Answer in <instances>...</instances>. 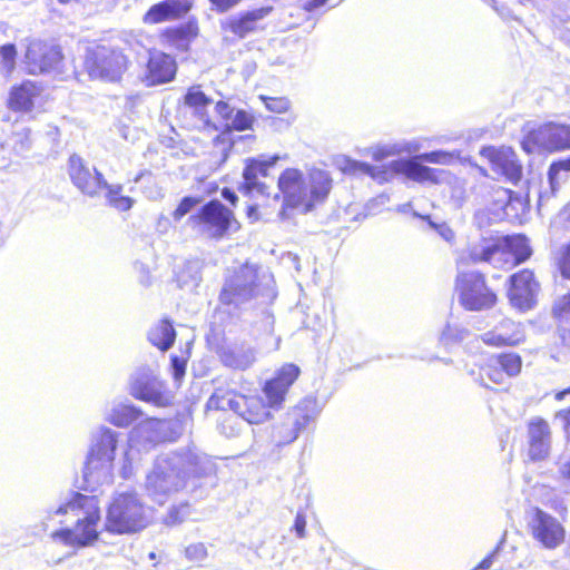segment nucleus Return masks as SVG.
Masks as SVG:
<instances>
[{"instance_id":"26","label":"nucleus","mask_w":570,"mask_h":570,"mask_svg":"<svg viewBox=\"0 0 570 570\" xmlns=\"http://www.w3.org/2000/svg\"><path fill=\"white\" fill-rule=\"evenodd\" d=\"M191 7L189 0H164L151 6L142 16L145 24H158L166 21L179 19Z\"/></svg>"},{"instance_id":"10","label":"nucleus","mask_w":570,"mask_h":570,"mask_svg":"<svg viewBox=\"0 0 570 570\" xmlns=\"http://www.w3.org/2000/svg\"><path fill=\"white\" fill-rule=\"evenodd\" d=\"M522 147L528 154L538 149L547 151L570 149V124L544 122L527 134L522 140Z\"/></svg>"},{"instance_id":"7","label":"nucleus","mask_w":570,"mask_h":570,"mask_svg":"<svg viewBox=\"0 0 570 570\" xmlns=\"http://www.w3.org/2000/svg\"><path fill=\"white\" fill-rule=\"evenodd\" d=\"M118 433L101 426L92 435L91 448L83 468V478L89 485L112 481V462L117 448Z\"/></svg>"},{"instance_id":"19","label":"nucleus","mask_w":570,"mask_h":570,"mask_svg":"<svg viewBox=\"0 0 570 570\" xmlns=\"http://www.w3.org/2000/svg\"><path fill=\"white\" fill-rule=\"evenodd\" d=\"M68 173L72 184L85 195L95 197L105 184V178L96 168H89L78 155L69 158Z\"/></svg>"},{"instance_id":"46","label":"nucleus","mask_w":570,"mask_h":570,"mask_svg":"<svg viewBox=\"0 0 570 570\" xmlns=\"http://www.w3.org/2000/svg\"><path fill=\"white\" fill-rule=\"evenodd\" d=\"M553 314L561 322L570 324V293L559 298L553 306Z\"/></svg>"},{"instance_id":"56","label":"nucleus","mask_w":570,"mask_h":570,"mask_svg":"<svg viewBox=\"0 0 570 570\" xmlns=\"http://www.w3.org/2000/svg\"><path fill=\"white\" fill-rule=\"evenodd\" d=\"M242 0H209L213 8L218 12H226L237 6Z\"/></svg>"},{"instance_id":"59","label":"nucleus","mask_w":570,"mask_h":570,"mask_svg":"<svg viewBox=\"0 0 570 570\" xmlns=\"http://www.w3.org/2000/svg\"><path fill=\"white\" fill-rule=\"evenodd\" d=\"M560 271L563 277L570 279V245L566 248L561 258Z\"/></svg>"},{"instance_id":"54","label":"nucleus","mask_w":570,"mask_h":570,"mask_svg":"<svg viewBox=\"0 0 570 570\" xmlns=\"http://www.w3.org/2000/svg\"><path fill=\"white\" fill-rule=\"evenodd\" d=\"M171 370L174 379L179 381L185 375L186 361L178 356H171Z\"/></svg>"},{"instance_id":"38","label":"nucleus","mask_w":570,"mask_h":570,"mask_svg":"<svg viewBox=\"0 0 570 570\" xmlns=\"http://www.w3.org/2000/svg\"><path fill=\"white\" fill-rule=\"evenodd\" d=\"M493 364H499L505 377L517 376L522 366L521 357L515 353L493 355Z\"/></svg>"},{"instance_id":"23","label":"nucleus","mask_w":570,"mask_h":570,"mask_svg":"<svg viewBox=\"0 0 570 570\" xmlns=\"http://www.w3.org/2000/svg\"><path fill=\"white\" fill-rule=\"evenodd\" d=\"M528 455L532 461L544 460L551 449V429L540 416L530 419L528 423Z\"/></svg>"},{"instance_id":"3","label":"nucleus","mask_w":570,"mask_h":570,"mask_svg":"<svg viewBox=\"0 0 570 570\" xmlns=\"http://www.w3.org/2000/svg\"><path fill=\"white\" fill-rule=\"evenodd\" d=\"M72 514L76 523L70 529H62L53 533L57 538L68 546L88 547L97 541L100 524V508L96 497H89L81 493L72 494V498L55 510L47 511V520L52 515Z\"/></svg>"},{"instance_id":"22","label":"nucleus","mask_w":570,"mask_h":570,"mask_svg":"<svg viewBox=\"0 0 570 570\" xmlns=\"http://www.w3.org/2000/svg\"><path fill=\"white\" fill-rule=\"evenodd\" d=\"M254 122V117L242 109H236L232 118L226 122V128L214 138V149L219 156L218 164L225 163L233 148L234 140L232 138V130L243 131L249 129Z\"/></svg>"},{"instance_id":"17","label":"nucleus","mask_w":570,"mask_h":570,"mask_svg":"<svg viewBox=\"0 0 570 570\" xmlns=\"http://www.w3.org/2000/svg\"><path fill=\"white\" fill-rule=\"evenodd\" d=\"M480 155L490 163L492 170L497 175L504 177L512 184H517L521 179L522 166L512 148L483 147L480 150Z\"/></svg>"},{"instance_id":"41","label":"nucleus","mask_w":570,"mask_h":570,"mask_svg":"<svg viewBox=\"0 0 570 570\" xmlns=\"http://www.w3.org/2000/svg\"><path fill=\"white\" fill-rule=\"evenodd\" d=\"M208 106H199L198 108H186V112L195 118L193 126L198 130L216 131L218 128L213 124L207 114Z\"/></svg>"},{"instance_id":"15","label":"nucleus","mask_w":570,"mask_h":570,"mask_svg":"<svg viewBox=\"0 0 570 570\" xmlns=\"http://www.w3.org/2000/svg\"><path fill=\"white\" fill-rule=\"evenodd\" d=\"M510 287L508 297L510 304L519 311H529L534 307L540 284L530 269H523L509 277Z\"/></svg>"},{"instance_id":"33","label":"nucleus","mask_w":570,"mask_h":570,"mask_svg":"<svg viewBox=\"0 0 570 570\" xmlns=\"http://www.w3.org/2000/svg\"><path fill=\"white\" fill-rule=\"evenodd\" d=\"M488 263L495 268L510 269L515 266L513 254L507 249L502 239H493Z\"/></svg>"},{"instance_id":"36","label":"nucleus","mask_w":570,"mask_h":570,"mask_svg":"<svg viewBox=\"0 0 570 570\" xmlns=\"http://www.w3.org/2000/svg\"><path fill=\"white\" fill-rule=\"evenodd\" d=\"M101 189H106V200L108 205L116 208L119 212H127L134 205V199L128 196H122V186L119 184L111 185L105 179V184H101Z\"/></svg>"},{"instance_id":"45","label":"nucleus","mask_w":570,"mask_h":570,"mask_svg":"<svg viewBox=\"0 0 570 570\" xmlns=\"http://www.w3.org/2000/svg\"><path fill=\"white\" fill-rule=\"evenodd\" d=\"M17 50L13 45H4L0 47V57L2 60V72L10 75L16 66Z\"/></svg>"},{"instance_id":"29","label":"nucleus","mask_w":570,"mask_h":570,"mask_svg":"<svg viewBox=\"0 0 570 570\" xmlns=\"http://www.w3.org/2000/svg\"><path fill=\"white\" fill-rule=\"evenodd\" d=\"M41 88L32 81H23L13 87L9 96V107L14 111H30L35 100L40 96Z\"/></svg>"},{"instance_id":"28","label":"nucleus","mask_w":570,"mask_h":570,"mask_svg":"<svg viewBox=\"0 0 570 570\" xmlns=\"http://www.w3.org/2000/svg\"><path fill=\"white\" fill-rule=\"evenodd\" d=\"M222 363L233 370L245 371L256 361V351L248 344L232 345L222 348Z\"/></svg>"},{"instance_id":"64","label":"nucleus","mask_w":570,"mask_h":570,"mask_svg":"<svg viewBox=\"0 0 570 570\" xmlns=\"http://www.w3.org/2000/svg\"><path fill=\"white\" fill-rule=\"evenodd\" d=\"M497 194L499 195V200L502 204H507V202L510 200V190L500 188L497 190Z\"/></svg>"},{"instance_id":"44","label":"nucleus","mask_w":570,"mask_h":570,"mask_svg":"<svg viewBox=\"0 0 570 570\" xmlns=\"http://www.w3.org/2000/svg\"><path fill=\"white\" fill-rule=\"evenodd\" d=\"M185 108H198L199 106H209L212 99L208 98L199 87H191L188 89L184 98Z\"/></svg>"},{"instance_id":"4","label":"nucleus","mask_w":570,"mask_h":570,"mask_svg":"<svg viewBox=\"0 0 570 570\" xmlns=\"http://www.w3.org/2000/svg\"><path fill=\"white\" fill-rule=\"evenodd\" d=\"M259 297L266 301L275 297L273 277L249 263L229 272L219 294L222 304L236 308Z\"/></svg>"},{"instance_id":"48","label":"nucleus","mask_w":570,"mask_h":570,"mask_svg":"<svg viewBox=\"0 0 570 570\" xmlns=\"http://www.w3.org/2000/svg\"><path fill=\"white\" fill-rule=\"evenodd\" d=\"M140 180H144L145 183H147V186L145 187L144 193L146 194V196L149 199H158L163 196L161 189L158 188L155 179L153 178V176L150 174H144V173L139 174L135 178V183H139Z\"/></svg>"},{"instance_id":"60","label":"nucleus","mask_w":570,"mask_h":570,"mask_svg":"<svg viewBox=\"0 0 570 570\" xmlns=\"http://www.w3.org/2000/svg\"><path fill=\"white\" fill-rule=\"evenodd\" d=\"M499 547L485 557L473 570H488L493 564L494 558L498 553Z\"/></svg>"},{"instance_id":"8","label":"nucleus","mask_w":570,"mask_h":570,"mask_svg":"<svg viewBox=\"0 0 570 570\" xmlns=\"http://www.w3.org/2000/svg\"><path fill=\"white\" fill-rule=\"evenodd\" d=\"M127 57L117 49L98 46L88 49L83 67L92 79L116 81L127 69Z\"/></svg>"},{"instance_id":"9","label":"nucleus","mask_w":570,"mask_h":570,"mask_svg":"<svg viewBox=\"0 0 570 570\" xmlns=\"http://www.w3.org/2000/svg\"><path fill=\"white\" fill-rule=\"evenodd\" d=\"M455 289L461 305L469 311L489 309L497 303V295L487 286L484 276L479 272H460Z\"/></svg>"},{"instance_id":"14","label":"nucleus","mask_w":570,"mask_h":570,"mask_svg":"<svg viewBox=\"0 0 570 570\" xmlns=\"http://www.w3.org/2000/svg\"><path fill=\"white\" fill-rule=\"evenodd\" d=\"M528 525L532 538L546 549L553 550L564 541L566 530L561 522L539 508L532 510Z\"/></svg>"},{"instance_id":"27","label":"nucleus","mask_w":570,"mask_h":570,"mask_svg":"<svg viewBox=\"0 0 570 570\" xmlns=\"http://www.w3.org/2000/svg\"><path fill=\"white\" fill-rule=\"evenodd\" d=\"M272 8L264 7L246 11L238 16H232L222 23L225 31H229L238 38H245L256 30L257 22L271 12Z\"/></svg>"},{"instance_id":"2","label":"nucleus","mask_w":570,"mask_h":570,"mask_svg":"<svg viewBox=\"0 0 570 570\" xmlns=\"http://www.w3.org/2000/svg\"><path fill=\"white\" fill-rule=\"evenodd\" d=\"M278 188L284 199L279 215L285 218L287 208L307 214L323 204L331 191L332 178L321 169H313L305 176L298 169L287 168L278 178Z\"/></svg>"},{"instance_id":"57","label":"nucleus","mask_w":570,"mask_h":570,"mask_svg":"<svg viewBox=\"0 0 570 570\" xmlns=\"http://www.w3.org/2000/svg\"><path fill=\"white\" fill-rule=\"evenodd\" d=\"M556 420L561 422L562 429L567 438H570V407L557 412Z\"/></svg>"},{"instance_id":"37","label":"nucleus","mask_w":570,"mask_h":570,"mask_svg":"<svg viewBox=\"0 0 570 570\" xmlns=\"http://www.w3.org/2000/svg\"><path fill=\"white\" fill-rule=\"evenodd\" d=\"M501 239L504 243L507 249L513 254V257L515 258V265L527 261L531 256L532 250L525 236L512 235Z\"/></svg>"},{"instance_id":"63","label":"nucleus","mask_w":570,"mask_h":570,"mask_svg":"<svg viewBox=\"0 0 570 570\" xmlns=\"http://www.w3.org/2000/svg\"><path fill=\"white\" fill-rule=\"evenodd\" d=\"M327 0H309L305 4V9L308 11H312L314 9H317L324 4H326Z\"/></svg>"},{"instance_id":"49","label":"nucleus","mask_w":570,"mask_h":570,"mask_svg":"<svg viewBox=\"0 0 570 570\" xmlns=\"http://www.w3.org/2000/svg\"><path fill=\"white\" fill-rule=\"evenodd\" d=\"M185 557L193 562H203L207 559L208 551L203 542H197L185 549Z\"/></svg>"},{"instance_id":"43","label":"nucleus","mask_w":570,"mask_h":570,"mask_svg":"<svg viewBox=\"0 0 570 570\" xmlns=\"http://www.w3.org/2000/svg\"><path fill=\"white\" fill-rule=\"evenodd\" d=\"M458 156L459 154L456 153L435 150L431 153L420 154L417 155V159L424 163L450 165L454 161L455 158H458Z\"/></svg>"},{"instance_id":"58","label":"nucleus","mask_w":570,"mask_h":570,"mask_svg":"<svg viewBox=\"0 0 570 570\" xmlns=\"http://www.w3.org/2000/svg\"><path fill=\"white\" fill-rule=\"evenodd\" d=\"M217 114L224 119L226 120L227 122L230 120L232 118V115L235 112V108H233L232 106H229L227 102L225 101H218L216 104V107H215Z\"/></svg>"},{"instance_id":"12","label":"nucleus","mask_w":570,"mask_h":570,"mask_svg":"<svg viewBox=\"0 0 570 570\" xmlns=\"http://www.w3.org/2000/svg\"><path fill=\"white\" fill-rule=\"evenodd\" d=\"M225 405L249 424L264 423L271 416L259 395L235 394L228 399H220L214 394L207 401L208 409H225Z\"/></svg>"},{"instance_id":"16","label":"nucleus","mask_w":570,"mask_h":570,"mask_svg":"<svg viewBox=\"0 0 570 570\" xmlns=\"http://www.w3.org/2000/svg\"><path fill=\"white\" fill-rule=\"evenodd\" d=\"M129 391L134 397L157 406H165L168 403L164 384L147 367L139 368L131 375Z\"/></svg>"},{"instance_id":"40","label":"nucleus","mask_w":570,"mask_h":570,"mask_svg":"<svg viewBox=\"0 0 570 570\" xmlns=\"http://www.w3.org/2000/svg\"><path fill=\"white\" fill-rule=\"evenodd\" d=\"M485 379L494 384H503L505 382L507 377L501 366L493 364V356L489 357L485 364L480 367L481 384L488 386Z\"/></svg>"},{"instance_id":"30","label":"nucleus","mask_w":570,"mask_h":570,"mask_svg":"<svg viewBox=\"0 0 570 570\" xmlns=\"http://www.w3.org/2000/svg\"><path fill=\"white\" fill-rule=\"evenodd\" d=\"M198 35V27L195 22H187L179 27L168 28L163 37L173 47L178 50H187L190 41Z\"/></svg>"},{"instance_id":"21","label":"nucleus","mask_w":570,"mask_h":570,"mask_svg":"<svg viewBox=\"0 0 570 570\" xmlns=\"http://www.w3.org/2000/svg\"><path fill=\"white\" fill-rule=\"evenodd\" d=\"M299 367L295 364H285L276 375L264 385V393L268 401V407L279 409L291 385L297 380Z\"/></svg>"},{"instance_id":"11","label":"nucleus","mask_w":570,"mask_h":570,"mask_svg":"<svg viewBox=\"0 0 570 570\" xmlns=\"http://www.w3.org/2000/svg\"><path fill=\"white\" fill-rule=\"evenodd\" d=\"M190 222L200 234L209 238L224 237L237 224L233 212L219 200H210L204 205L196 216L190 217Z\"/></svg>"},{"instance_id":"20","label":"nucleus","mask_w":570,"mask_h":570,"mask_svg":"<svg viewBox=\"0 0 570 570\" xmlns=\"http://www.w3.org/2000/svg\"><path fill=\"white\" fill-rule=\"evenodd\" d=\"M171 422L159 419L140 421L130 433L132 443L153 446L157 443L173 440Z\"/></svg>"},{"instance_id":"1","label":"nucleus","mask_w":570,"mask_h":570,"mask_svg":"<svg viewBox=\"0 0 570 570\" xmlns=\"http://www.w3.org/2000/svg\"><path fill=\"white\" fill-rule=\"evenodd\" d=\"M214 471L213 462L191 449L164 453L157 456L145 480V491L154 502L166 503L185 489L191 476H203Z\"/></svg>"},{"instance_id":"24","label":"nucleus","mask_w":570,"mask_h":570,"mask_svg":"<svg viewBox=\"0 0 570 570\" xmlns=\"http://www.w3.org/2000/svg\"><path fill=\"white\" fill-rule=\"evenodd\" d=\"M481 340L493 347L514 346L524 340V332L520 323L504 318L491 331L483 333Z\"/></svg>"},{"instance_id":"52","label":"nucleus","mask_w":570,"mask_h":570,"mask_svg":"<svg viewBox=\"0 0 570 570\" xmlns=\"http://www.w3.org/2000/svg\"><path fill=\"white\" fill-rule=\"evenodd\" d=\"M196 199L191 197H185L179 203L178 207L175 209L173 216L175 220L181 219L186 214H188L193 207L196 205Z\"/></svg>"},{"instance_id":"18","label":"nucleus","mask_w":570,"mask_h":570,"mask_svg":"<svg viewBox=\"0 0 570 570\" xmlns=\"http://www.w3.org/2000/svg\"><path fill=\"white\" fill-rule=\"evenodd\" d=\"M278 159L279 157L277 155L247 159L243 170L244 181L239 185V191L244 195H267L268 186L261 181L259 178L266 177L268 169L273 167Z\"/></svg>"},{"instance_id":"25","label":"nucleus","mask_w":570,"mask_h":570,"mask_svg":"<svg viewBox=\"0 0 570 570\" xmlns=\"http://www.w3.org/2000/svg\"><path fill=\"white\" fill-rule=\"evenodd\" d=\"M177 71L175 59L161 51H154L150 53L147 71L144 77V82L147 86H157L169 82L174 79Z\"/></svg>"},{"instance_id":"61","label":"nucleus","mask_w":570,"mask_h":570,"mask_svg":"<svg viewBox=\"0 0 570 570\" xmlns=\"http://www.w3.org/2000/svg\"><path fill=\"white\" fill-rule=\"evenodd\" d=\"M306 520L302 513H297L295 518L294 529L299 538L305 535Z\"/></svg>"},{"instance_id":"5","label":"nucleus","mask_w":570,"mask_h":570,"mask_svg":"<svg viewBox=\"0 0 570 570\" xmlns=\"http://www.w3.org/2000/svg\"><path fill=\"white\" fill-rule=\"evenodd\" d=\"M417 156L411 159H397L390 163L389 167L372 166L367 163L345 158L342 169L348 174L367 175L379 183L387 181L393 174H402L406 178L417 183L439 184L444 170L434 169L423 165Z\"/></svg>"},{"instance_id":"42","label":"nucleus","mask_w":570,"mask_h":570,"mask_svg":"<svg viewBox=\"0 0 570 570\" xmlns=\"http://www.w3.org/2000/svg\"><path fill=\"white\" fill-rule=\"evenodd\" d=\"M469 335L466 328L448 324L440 334V343L448 346L452 343L462 342Z\"/></svg>"},{"instance_id":"35","label":"nucleus","mask_w":570,"mask_h":570,"mask_svg":"<svg viewBox=\"0 0 570 570\" xmlns=\"http://www.w3.org/2000/svg\"><path fill=\"white\" fill-rule=\"evenodd\" d=\"M570 177V157L553 161L548 170V179L551 194L554 195L559 187Z\"/></svg>"},{"instance_id":"39","label":"nucleus","mask_w":570,"mask_h":570,"mask_svg":"<svg viewBox=\"0 0 570 570\" xmlns=\"http://www.w3.org/2000/svg\"><path fill=\"white\" fill-rule=\"evenodd\" d=\"M417 147L411 144H406L404 146L401 145H379L371 148V155L374 160L381 161L387 157L399 155L403 151L413 153L416 151Z\"/></svg>"},{"instance_id":"62","label":"nucleus","mask_w":570,"mask_h":570,"mask_svg":"<svg viewBox=\"0 0 570 570\" xmlns=\"http://www.w3.org/2000/svg\"><path fill=\"white\" fill-rule=\"evenodd\" d=\"M222 196L225 200L229 202L234 206L236 205L237 199H238L237 195L229 188H224L222 190Z\"/></svg>"},{"instance_id":"31","label":"nucleus","mask_w":570,"mask_h":570,"mask_svg":"<svg viewBox=\"0 0 570 570\" xmlns=\"http://www.w3.org/2000/svg\"><path fill=\"white\" fill-rule=\"evenodd\" d=\"M493 239L483 238L478 243L470 245L466 249L462 250L458 258V267L469 266L471 264L488 263L491 252Z\"/></svg>"},{"instance_id":"55","label":"nucleus","mask_w":570,"mask_h":570,"mask_svg":"<svg viewBox=\"0 0 570 570\" xmlns=\"http://www.w3.org/2000/svg\"><path fill=\"white\" fill-rule=\"evenodd\" d=\"M558 464L561 478L570 484V454H562Z\"/></svg>"},{"instance_id":"51","label":"nucleus","mask_w":570,"mask_h":570,"mask_svg":"<svg viewBox=\"0 0 570 570\" xmlns=\"http://www.w3.org/2000/svg\"><path fill=\"white\" fill-rule=\"evenodd\" d=\"M188 513H189L188 505H186V504L180 505V507H174L168 511V513L165 518V523L167 525L179 524L187 518Z\"/></svg>"},{"instance_id":"13","label":"nucleus","mask_w":570,"mask_h":570,"mask_svg":"<svg viewBox=\"0 0 570 570\" xmlns=\"http://www.w3.org/2000/svg\"><path fill=\"white\" fill-rule=\"evenodd\" d=\"M29 73L62 72V53L58 46L40 40L31 41L24 55Z\"/></svg>"},{"instance_id":"34","label":"nucleus","mask_w":570,"mask_h":570,"mask_svg":"<svg viewBox=\"0 0 570 570\" xmlns=\"http://www.w3.org/2000/svg\"><path fill=\"white\" fill-rule=\"evenodd\" d=\"M141 415V411L134 405L118 404L111 409L107 420L118 428H126Z\"/></svg>"},{"instance_id":"6","label":"nucleus","mask_w":570,"mask_h":570,"mask_svg":"<svg viewBox=\"0 0 570 570\" xmlns=\"http://www.w3.org/2000/svg\"><path fill=\"white\" fill-rule=\"evenodd\" d=\"M150 520V509L137 493L117 494L107 510L105 528L108 532L125 534L145 529Z\"/></svg>"},{"instance_id":"47","label":"nucleus","mask_w":570,"mask_h":570,"mask_svg":"<svg viewBox=\"0 0 570 570\" xmlns=\"http://www.w3.org/2000/svg\"><path fill=\"white\" fill-rule=\"evenodd\" d=\"M423 219H425L429 224V226L434 229L441 238H443L445 242L452 244L455 239V233L453 229L446 224V223H435L431 219L430 216H421Z\"/></svg>"},{"instance_id":"53","label":"nucleus","mask_w":570,"mask_h":570,"mask_svg":"<svg viewBox=\"0 0 570 570\" xmlns=\"http://www.w3.org/2000/svg\"><path fill=\"white\" fill-rule=\"evenodd\" d=\"M119 473L122 479H129L134 474L132 458L130 451L124 453Z\"/></svg>"},{"instance_id":"50","label":"nucleus","mask_w":570,"mask_h":570,"mask_svg":"<svg viewBox=\"0 0 570 570\" xmlns=\"http://www.w3.org/2000/svg\"><path fill=\"white\" fill-rule=\"evenodd\" d=\"M261 99L264 101L265 107L273 112L282 114L289 109V101L284 97L261 96Z\"/></svg>"},{"instance_id":"32","label":"nucleus","mask_w":570,"mask_h":570,"mask_svg":"<svg viewBox=\"0 0 570 570\" xmlns=\"http://www.w3.org/2000/svg\"><path fill=\"white\" fill-rule=\"evenodd\" d=\"M176 337L175 330L168 321H161L150 330L148 338L150 343L161 351H167L174 344Z\"/></svg>"}]
</instances>
